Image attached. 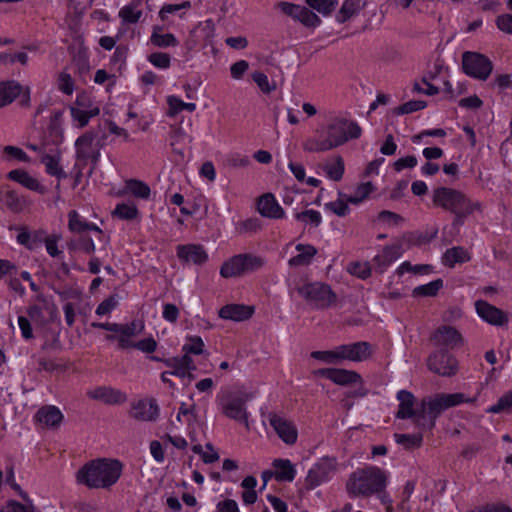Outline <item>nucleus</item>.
Returning <instances> with one entry per match:
<instances>
[{
    "label": "nucleus",
    "mask_w": 512,
    "mask_h": 512,
    "mask_svg": "<svg viewBox=\"0 0 512 512\" xmlns=\"http://www.w3.org/2000/svg\"><path fill=\"white\" fill-rule=\"evenodd\" d=\"M397 400L399 401L396 413L398 419H411L417 429L431 431L436 425V420L445 410L462 403H473L476 398H467L464 393H437L416 401L410 391L400 390L397 393Z\"/></svg>",
    "instance_id": "1"
},
{
    "label": "nucleus",
    "mask_w": 512,
    "mask_h": 512,
    "mask_svg": "<svg viewBox=\"0 0 512 512\" xmlns=\"http://www.w3.org/2000/svg\"><path fill=\"white\" fill-rule=\"evenodd\" d=\"M325 137L313 138L306 141L304 150L308 152H326L337 148L350 139L361 136L362 129L354 122L343 117H334L325 128Z\"/></svg>",
    "instance_id": "2"
},
{
    "label": "nucleus",
    "mask_w": 512,
    "mask_h": 512,
    "mask_svg": "<svg viewBox=\"0 0 512 512\" xmlns=\"http://www.w3.org/2000/svg\"><path fill=\"white\" fill-rule=\"evenodd\" d=\"M122 464L118 460L97 459L82 466L76 474L79 484L91 489L109 488L120 478Z\"/></svg>",
    "instance_id": "3"
},
{
    "label": "nucleus",
    "mask_w": 512,
    "mask_h": 512,
    "mask_svg": "<svg viewBox=\"0 0 512 512\" xmlns=\"http://www.w3.org/2000/svg\"><path fill=\"white\" fill-rule=\"evenodd\" d=\"M432 203L454 215L453 225L461 226L474 211L481 209L478 201H473L460 190L449 187H437L432 192Z\"/></svg>",
    "instance_id": "4"
},
{
    "label": "nucleus",
    "mask_w": 512,
    "mask_h": 512,
    "mask_svg": "<svg viewBox=\"0 0 512 512\" xmlns=\"http://www.w3.org/2000/svg\"><path fill=\"white\" fill-rule=\"evenodd\" d=\"M388 474L377 466L358 468L346 482L347 493L351 497H370L386 489Z\"/></svg>",
    "instance_id": "5"
},
{
    "label": "nucleus",
    "mask_w": 512,
    "mask_h": 512,
    "mask_svg": "<svg viewBox=\"0 0 512 512\" xmlns=\"http://www.w3.org/2000/svg\"><path fill=\"white\" fill-rule=\"evenodd\" d=\"M251 393L231 392L221 397L219 404L222 413L233 420L242 422L249 429L246 403L252 399Z\"/></svg>",
    "instance_id": "6"
},
{
    "label": "nucleus",
    "mask_w": 512,
    "mask_h": 512,
    "mask_svg": "<svg viewBox=\"0 0 512 512\" xmlns=\"http://www.w3.org/2000/svg\"><path fill=\"white\" fill-rule=\"evenodd\" d=\"M298 293L317 308H328L336 302V294L328 285L316 282L298 288Z\"/></svg>",
    "instance_id": "7"
},
{
    "label": "nucleus",
    "mask_w": 512,
    "mask_h": 512,
    "mask_svg": "<svg viewBox=\"0 0 512 512\" xmlns=\"http://www.w3.org/2000/svg\"><path fill=\"white\" fill-rule=\"evenodd\" d=\"M462 66L467 75L479 80H486L493 69L492 62L485 55L476 52H465Z\"/></svg>",
    "instance_id": "8"
},
{
    "label": "nucleus",
    "mask_w": 512,
    "mask_h": 512,
    "mask_svg": "<svg viewBox=\"0 0 512 512\" xmlns=\"http://www.w3.org/2000/svg\"><path fill=\"white\" fill-rule=\"evenodd\" d=\"M337 462L335 458L323 457L319 459L308 471L305 479V487L314 489L328 481L336 471Z\"/></svg>",
    "instance_id": "9"
},
{
    "label": "nucleus",
    "mask_w": 512,
    "mask_h": 512,
    "mask_svg": "<svg viewBox=\"0 0 512 512\" xmlns=\"http://www.w3.org/2000/svg\"><path fill=\"white\" fill-rule=\"evenodd\" d=\"M427 366L430 371L443 377H451L458 372V361L444 349L432 353L427 359Z\"/></svg>",
    "instance_id": "10"
},
{
    "label": "nucleus",
    "mask_w": 512,
    "mask_h": 512,
    "mask_svg": "<svg viewBox=\"0 0 512 512\" xmlns=\"http://www.w3.org/2000/svg\"><path fill=\"white\" fill-rule=\"evenodd\" d=\"M96 136V133L93 131H88L76 140L75 147L78 160H90L94 164L98 162L103 144L100 140H96Z\"/></svg>",
    "instance_id": "11"
},
{
    "label": "nucleus",
    "mask_w": 512,
    "mask_h": 512,
    "mask_svg": "<svg viewBox=\"0 0 512 512\" xmlns=\"http://www.w3.org/2000/svg\"><path fill=\"white\" fill-rule=\"evenodd\" d=\"M277 7L286 15L299 21L306 27L315 28L321 24V19L305 6L290 2H279Z\"/></svg>",
    "instance_id": "12"
},
{
    "label": "nucleus",
    "mask_w": 512,
    "mask_h": 512,
    "mask_svg": "<svg viewBox=\"0 0 512 512\" xmlns=\"http://www.w3.org/2000/svg\"><path fill=\"white\" fill-rule=\"evenodd\" d=\"M317 376L324 377L340 386L362 383L361 375L353 370L341 368H321L314 371Z\"/></svg>",
    "instance_id": "13"
},
{
    "label": "nucleus",
    "mask_w": 512,
    "mask_h": 512,
    "mask_svg": "<svg viewBox=\"0 0 512 512\" xmlns=\"http://www.w3.org/2000/svg\"><path fill=\"white\" fill-rule=\"evenodd\" d=\"M340 360H349L353 362H362L372 355V347L366 341H359L351 344L338 346Z\"/></svg>",
    "instance_id": "14"
},
{
    "label": "nucleus",
    "mask_w": 512,
    "mask_h": 512,
    "mask_svg": "<svg viewBox=\"0 0 512 512\" xmlns=\"http://www.w3.org/2000/svg\"><path fill=\"white\" fill-rule=\"evenodd\" d=\"M268 421L282 441L289 445L296 442L298 434L292 422L276 413H269Z\"/></svg>",
    "instance_id": "15"
},
{
    "label": "nucleus",
    "mask_w": 512,
    "mask_h": 512,
    "mask_svg": "<svg viewBox=\"0 0 512 512\" xmlns=\"http://www.w3.org/2000/svg\"><path fill=\"white\" fill-rule=\"evenodd\" d=\"M475 309L478 316L491 325L503 326L508 322L505 312L484 300H477Z\"/></svg>",
    "instance_id": "16"
},
{
    "label": "nucleus",
    "mask_w": 512,
    "mask_h": 512,
    "mask_svg": "<svg viewBox=\"0 0 512 512\" xmlns=\"http://www.w3.org/2000/svg\"><path fill=\"white\" fill-rule=\"evenodd\" d=\"M68 228L73 233H84L86 231H94L100 242L104 245L108 243V238L105 237L103 231L94 223L88 222L85 218L80 216L77 211L71 210L68 213Z\"/></svg>",
    "instance_id": "17"
},
{
    "label": "nucleus",
    "mask_w": 512,
    "mask_h": 512,
    "mask_svg": "<svg viewBox=\"0 0 512 512\" xmlns=\"http://www.w3.org/2000/svg\"><path fill=\"white\" fill-rule=\"evenodd\" d=\"M159 406L155 399L139 400L132 404L130 416L138 421H155L159 416Z\"/></svg>",
    "instance_id": "18"
},
{
    "label": "nucleus",
    "mask_w": 512,
    "mask_h": 512,
    "mask_svg": "<svg viewBox=\"0 0 512 512\" xmlns=\"http://www.w3.org/2000/svg\"><path fill=\"white\" fill-rule=\"evenodd\" d=\"M87 395L91 399L101 401L108 405L122 404L127 400V396L124 392L109 386H98L89 390Z\"/></svg>",
    "instance_id": "19"
},
{
    "label": "nucleus",
    "mask_w": 512,
    "mask_h": 512,
    "mask_svg": "<svg viewBox=\"0 0 512 512\" xmlns=\"http://www.w3.org/2000/svg\"><path fill=\"white\" fill-rule=\"evenodd\" d=\"M431 340L435 345L454 348L463 343L461 334L452 326H441L432 335Z\"/></svg>",
    "instance_id": "20"
},
{
    "label": "nucleus",
    "mask_w": 512,
    "mask_h": 512,
    "mask_svg": "<svg viewBox=\"0 0 512 512\" xmlns=\"http://www.w3.org/2000/svg\"><path fill=\"white\" fill-rule=\"evenodd\" d=\"M177 256L184 263L202 265L208 260V254L204 247L198 244H186L177 246Z\"/></svg>",
    "instance_id": "21"
},
{
    "label": "nucleus",
    "mask_w": 512,
    "mask_h": 512,
    "mask_svg": "<svg viewBox=\"0 0 512 512\" xmlns=\"http://www.w3.org/2000/svg\"><path fill=\"white\" fill-rule=\"evenodd\" d=\"M257 210L266 218L282 219L285 217V211L271 193H266L258 199Z\"/></svg>",
    "instance_id": "22"
},
{
    "label": "nucleus",
    "mask_w": 512,
    "mask_h": 512,
    "mask_svg": "<svg viewBox=\"0 0 512 512\" xmlns=\"http://www.w3.org/2000/svg\"><path fill=\"white\" fill-rule=\"evenodd\" d=\"M7 177L8 179L19 183L31 191L37 192L39 194H44L46 192V188L38 181V179L31 176L27 171L23 169L11 170L7 174Z\"/></svg>",
    "instance_id": "23"
},
{
    "label": "nucleus",
    "mask_w": 512,
    "mask_h": 512,
    "mask_svg": "<svg viewBox=\"0 0 512 512\" xmlns=\"http://www.w3.org/2000/svg\"><path fill=\"white\" fill-rule=\"evenodd\" d=\"M253 312L254 308L252 306L229 304L220 309L219 316L223 319L240 322L249 319Z\"/></svg>",
    "instance_id": "24"
},
{
    "label": "nucleus",
    "mask_w": 512,
    "mask_h": 512,
    "mask_svg": "<svg viewBox=\"0 0 512 512\" xmlns=\"http://www.w3.org/2000/svg\"><path fill=\"white\" fill-rule=\"evenodd\" d=\"M35 420L46 427L55 428L62 422L63 414L56 406L46 405L37 411Z\"/></svg>",
    "instance_id": "25"
},
{
    "label": "nucleus",
    "mask_w": 512,
    "mask_h": 512,
    "mask_svg": "<svg viewBox=\"0 0 512 512\" xmlns=\"http://www.w3.org/2000/svg\"><path fill=\"white\" fill-rule=\"evenodd\" d=\"M402 254L400 244L387 245L382 252L373 258V262L380 273H382L392 262Z\"/></svg>",
    "instance_id": "26"
},
{
    "label": "nucleus",
    "mask_w": 512,
    "mask_h": 512,
    "mask_svg": "<svg viewBox=\"0 0 512 512\" xmlns=\"http://www.w3.org/2000/svg\"><path fill=\"white\" fill-rule=\"evenodd\" d=\"M22 92V86L16 81L0 82V108L11 104Z\"/></svg>",
    "instance_id": "27"
},
{
    "label": "nucleus",
    "mask_w": 512,
    "mask_h": 512,
    "mask_svg": "<svg viewBox=\"0 0 512 512\" xmlns=\"http://www.w3.org/2000/svg\"><path fill=\"white\" fill-rule=\"evenodd\" d=\"M274 478L280 482H291L295 478L296 471L288 459H276L273 461Z\"/></svg>",
    "instance_id": "28"
},
{
    "label": "nucleus",
    "mask_w": 512,
    "mask_h": 512,
    "mask_svg": "<svg viewBox=\"0 0 512 512\" xmlns=\"http://www.w3.org/2000/svg\"><path fill=\"white\" fill-rule=\"evenodd\" d=\"M296 250L299 252L296 256L289 259L288 263L292 267L309 265L317 254V249L310 244H298Z\"/></svg>",
    "instance_id": "29"
},
{
    "label": "nucleus",
    "mask_w": 512,
    "mask_h": 512,
    "mask_svg": "<svg viewBox=\"0 0 512 512\" xmlns=\"http://www.w3.org/2000/svg\"><path fill=\"white\" fill-rule=\"evenodd\" d=\"M119 194H131L136 198L147 200L150 197L151 190L145 182L136 179H130L125 182V186L119 192Z\"/></svg>",
    "instance_id": "30"
},
{
    "label": "nucleus",
    "mask_w": 512,
    "mask_h": 512,
    "mask_svg": "<svg viewBox=\"0 0 512 512\" xmlns=\"http://www.w3.org/2000/svg\"><path fill=\"white\" fill-rule=\"evenodd\" d=\"M244 274L242 254L235 255L224 262L220 269V275L224 278L237 277Z\"/></svg>",
    "instance_id": "31"
},
{
    "label": "nucleus",
    "mask_w": 512,
    "mask_h": 512,
    "mask_svg": "<svg viewBox=\"0 0 512 512\" xmlns=\"http://www.w3.org/2000/svg\"><path fill=\"white\" fill-rule=\"evenodd\" d=\"M471 256L469 252L461 246L452 247L447 249L443 256L444 265L453 268L457 263H465L470 261Z\"/></svg>",
    "instance_id": "32"
},
{
    "label": "nucleus",
    "mask_w": 512,
    "mask_h": 512,
    "mask_svg": "<svg viewBox=\"0 0 512 512\" xmlns=\"http://www.w3.org/2000/svg\"><path fill=\"white\" fill-rule=\"evenodd\" d=\"M363 8L364 3L361 0H345L336 15V20L339 23H345Z\"/></svg>",
    "instance_id": "33"
},
{
    "label": "nucleus",
    "mask_w": 512,
    "mask_h": 512,
    "mask_svg": "<svg viewBox=\"0 0 512 512\" xmlns=\"http://www.w3.org/2000/svg\"><path fill=\"white\" fill-rule=\"evenodd\" d=\"M59 161L60 157L58 155L44 154L41 157V163L45 165L46 172L51 176L61 179L65 178L66 174L61 168Z\"/></svg>",
    "instance_id": "34"
},
{
    "label": "nucleus",
    "mask_w": 512,
    "mask_h": 512,
    "mask_svg": "<svg viewBox=\"0 0 512 512\" xmlns=\"http://www.w3.org/2000/svg\"><path fill=\"white\" fill-rule=\"evenodd\" d=\"M423 431L420 430L416 434L395 433L394 438L397 444L403 446L407 450L419 448L423 443Z\"/></svg>",
    "instance_id": "35"
},
{
    "label": "nucleus",
    "mask_w": 512,
    "mask_h": 512,
    "mask_svg": "<svg viewBox=\"0 0 512 512\" xmlns=\"http://www.w3.org/2000/svg\"><path fill=\"white\" fill-rule=\"evenodd\" d=\"M3 201L6 207L14 213L22 212L27 205L26 200L13 190H8L4 193Z\"/></svg>",
    "instance_id": "36"
},
{
    "label": "nucleus",
    "mask_w": 512,
    "mask_h": 512,
    "mask_svg": "<svg viewBox=\"0 0 512 512\" xmlns=\"http://www.w3.org/2000/svg\"><path fill=\"white\" fill-rule=\"evenodd\" d=\"M323 169L331 180L340 181L345 170L344 160L341 156H335L334 161L326 163Z\"/></svg>",
    "instance_id": "37"
},
{
    "label": "nucleus",
    "mask_w": 512,
    "mask_h": 512,
    "mask_svg": "<svg viewBox=\"0 0 512 512\" xmlns=\"http://www.w3.org/2000/svg\"><path fill=\"white\" fill-rule=\"evenodd\" d=\"M71 116L74 119V121H77L80 128L85 127L89 120L95 116H97L100 113L99 107L90 108V109H78V108H71L70 109Z\"/></svg>",
    "instance_id": "38"
},
{
    "label": "nucleus",
    "mask_w": 512,
    "mask_h": 512,
    "mask_svg": "<svg viewBox=\"0 0 512 512\" xmlns=\"http://www.w3.org/2000/svg\"><path fill=\"white\" fill-rule=\"evenodd\" d=\"M295 219L303 223L305 226L309 225L314 228L319 227L322 223L321 213L313 209L297 212L295 214Z\"/></svg>",
    "instance_id": "39"
},
{
    "label": "nucleus",
    "mask_w": 512,
    "mask_h": 512,
    "mask_svg": "<svg viewBox=\"0 0 512 512\" xmlns=\"http://www.w3.org/2000/svg\"><path fill=\"white\" fill-rule=\"evenodd\" d=\"M443 287V280L436 279L427 284L417 286L413 289V296L433 297Z\"/></svg>",
    "instance_id": "40"
},
{
    "label": "nucleus",
    "mask_w": 512,
    "mask_h": 512,
    "mask_svg": "<svg viewBox=\"0 0 512 512\" xmlns=\"http://www.w3.org/2000/svg\"><path fill=\"white\" fill-rule=\"evenodd\" d=\"M160 30L159 27H154L153 33L150 37V42L157 47L165 48L170 46H177L178 40L177 38L171 34H160L158 31Z\"/></svg>",
    "instance_id": "41"
},
{
    "label": "nucleus",
    "mask_w": 512,
    "mask_h": 512,
    "mask_svg": "<svg viewBox=\"0 0 512 512\" xmlns=\"http://www.w3.org/2000/svg\"><path fill=\"white\" fill-rule=\"evenodd\" d=\"M167 104L169 106V116H175L183 110L193 112L196 109L195 103H186L182 101L180 98L173 95L167 97Z\"/></svg>",
    "instance_id": "42"
},
{
    "label": "nucleus",
    "mask_w": 512,
    "mask_h": 512,
    "mask_svg": "<svg viewBox=\"0 0 512 512\" xmlns=\"http://www.w3.org/2000/svg\"><path fill=\"white\" fill-rule=\"evenodd\" d=\"M512 411V390L504 393L497 401L496 404L486 409L487 413L498 414L502 412Z\"/></svg>",
    "instance_id": "43"
},
{
    "label": "nucleus",
    "mask_w": 512,
    "mask_h": 512,
    "mask_svg": "<svg viewBox=\"0 0 512 512\" xmlns=\"http://www.w3.org/2000/svg\"><path fill=\"white\" fill-rule=\"evenodd\" d=\"M113 215L121 220H133L138 216V209L133 203L117 204Z\"/></svg>",
    "instance_id": "44"
},
{
    "label": "nucleus",
    "mask_w": 512,
    "mask_h": 512,
    "mask_svg": "<svg viewBox=\"0 0 512 512\" xmlns=\"http://www.w3.org/2000/svg\"><path fill=\"white\" fill-rule=\"evenodd\" d=\"M307 5L324 16L330 15L337 7V0H306Z\"/></svg>",
    "instance_id": "45"
},
{
    "label": "nucleus",
    "mask_w": 512,
    "mask_h": 512,
    "mask_svg": "<svg viewBox=\"0 0 512 512\" xmlns=\"http://www.w3.org/2000/svg\"><path fill=\"white\" fill-rule=\"evenodd\" d=\"M137 4L131 2L129 5L124 6L119 11V17L124 23L134 24L137 23L142 15V11L137 9Z\"/></svg>",
    "instance_id": "46"
},
{
    "label": "nucleus",
    "mask_w": 512,
    "mask_h": 512,
    "mask_svg": "<svg viewBox=\"0 0 512 512\" xmlns=\"http://www.w3.org/2000/svg\"><path fill=\"white\" fill-rule=\"evenodd\" d=\"M245 274L255 272L265 265V259L250 253L242 254Z\"/></svg>",
    "instance_id": "47"
},
{
    "label": "nucleus",
    "mask_w": 512,
    "mask_h": 512,
    "mask_svg": "<svg viewBox=\"0 0 512 512\" xmlns=\"http://www.w3.org/2000/svg\"><path fill=\"white\" fill-rule=\"evenodd\" d=\"M339 196L340 198L338 200L326 203L325 207L335 213L337 216L343 217L346 216L350 211L348 206L349 202L346 199V194L340 193Z\"/></svg>",
    "instance_id": "48"
},
{
    "label": "nucleus",
    "mask_w": 512,
    "mask_h": 512,
    "mask_svg": "<svg viewBox=\"0 0 512 512\" xmlns=\"http://www.w3.org/2000/svg\"><path fill=\"white\" fill-rule=\"evenodd\" d=\"M374 187L371 182L360 184L354 195H347L346 199L351 204H359L366 199L373 191Z\"/></svg>",
    "instance_id": "49"
},
{
    "label": "nucleus",
    "mask_w": 512,
    "mask_h": 512,
    "mask_svg": "<svg viewBox=\"0 0 512 512\" xmlns=\"http://www.w3.org/2000/svg\"><path fill=\"white\" fill-rule=\"evenodd\" d=\"M311 357L328 364H335L341 361L338 346L333 350L313 351L311 353Z\"/></svg>",
    "instance_id": "50"
},
{
    "label": "nucleus",
    "mask_w": 512,
    "mask_h": 512,
    "mask_svg": "<svg viewBox=\"0 0 512 512\" xmlns=\"http://www.w3.org/2000/svg\"><path fill=\"white\" fill-rule=\"evenodd\" d=\"M432 270V267L427 264L412 265L410 262H403L397 269V274L402 276L406 272H413L415 274H427Z\"/></svg>",
    "instance_id": "51"
},
{
    "label": "nucleus",
    "mask_w": 512,
    "mask_h": 512,
    "mask_svg": "<svg viewBox=\"0 0 512 512\" xmlns=\"http://www.w3.org/2000/svg\"><path fill=\"white\" fill-rule=\"evenodd\" d=\"M426 107V102L422 100H411L408 101L397 108H395L394 113L397 115H404L413 113L419 110H422Z\"/></svg>",
    "instance_id": "52"
},
{
    "label": "nucleus",
    "mask_w": 512,
    "mask_h": 512,
    "mask_svg": "<svg viewBox=\"0 0 512 512\" xmlns=\"http://www.w3.org/2000/svg\"><path fill=\"white\" fill-rule=\"evenodd\" d=\"M163 363L166 367L172 369L169 371L170 375L177 376L179 378H186V376H191V372L180 365L176 358H167V360H163Z\"/></svg>",
    "instance_id": "53"
},
{
    "label": "nucleus",
    "mask_w": 512,
    "mask_h": 512,
    "mask_svg": "<svg viewBox=\"0 0 512 512\" xmlns=\"http://www.w3.org/2000/svg\"><path fill=\"white\" fill-rule=\"evenodd\" d=\"M57 85L58 89L66 95H71L74 91V81L71 75L66 71H62L58 75Z\"/></svg>",
    "instance_id": "54"
},
{
    "label": "nucleus",
    "mask_w": 512,
    "mask_h": 512,
    "mask_svg": "<svg viewBox=\"0 0 512 512\" xmlns=\"http://www.w3.org/2000/svg\"><path fill=\"white\" fill-rule=\"evenodd\" d=\"M252 79L265 94H269L276 89V85L274 83L270 84L267 75L262 72H254L252 74Z\"/></svg>",
    "instance_id": "55"
},
{
    "label": "nucleus",
    "mask_w": 512,
    "mask_h": 512,
    "mask_svg": "<svg viewBox=\"0 0 512 512\" xmlns=\"http://www.w3.org/2000/svg\"><path fill=\"white\" fill-rule=\"evenodd\" d=\"M348 271L360 279H366L371 275V267L368 262H353L349 265Z\"/></svg>",
    "instance_id": "56"
},
{
    "label": "nucleus",
    "mask_w": 512,
    "mask_h": 512,
    "mask_svg": "<svg viewBox=\"0 0 512 512\" xmlns=\"http://www.w3.org/2000/svg\"><path fill=\"white\" fill-rule=\"evenodd\" d=\"M149 62L157 68L167 69L170 67V56L167 53L155 52L148 56Z\"/></svg>",
    "instance_id": "57"
},
{
    "label": "nucleus",
    "mask_w": 512,
    "mask_h": 512,
    "mask_svg": "<svg viewBox=\"0 0 512 512\" xmlns=\"http://www.w3.org/2000/svg\"><path fill=\"white\" fill-rule=\"evenodd\" d=\"M28 504L24 505L17 501L11 500L9 501L0 512H36L35 506L32 502H27Z\"/></svg>",
    "instance_id": "58"
},
{
    "label": "nucleus",
    "mask_w": 512,
    "mask_h": 512,
    "mask_svg": "<svg viewBox=\"0 0 512 512\" xmlns=\"http://www.w3.org/2000/svg\"><path fill=\"white\" fill-rule=\"evenodd\" d=\"M118 305V299L116 295H111L103 300L96 308V314L103 316L109 314Z\"/></svg>",
    "instance_id": "59"
},
{
    "label": "nucleus",
    "mask_w": 512,
    "mask_h": 512,
    "mask_svg": "<svg viewBox=\"0 0 512 512\" xmlns=\"http://www.w3.org/2000/svg\"><path fill=\"white\" fill-rule=\"evenodd\" d=\"M204 342L200 337L190 338V343L185 344L182 351L186 354L200 355L203 352Z\"/></svg>",
    "instance_id": "60"
},
{
    "label": "nucleus",
    "mask_w": 512,
    "mask_h": 512,
    "mask_svg": "<svg viewBox=\"0 0 512 512\" xmlns=\"http://www.w3.org/2000/svg\"><path fill=\"white\" fill-rule=\"evenodd\" d=\"M260 221L257 218H249L238 224L239 233H253L260 230Z\"/></svg>",
    "instance_id": "61"
},
{
    "label": "nucleus",
    "mask_w": 512,
    "mask_h": 512,
    "mask_svg": "<svg viewBox=\"0 0 512 512\" xmlns=\"http://www.w3.org/2000/svg\"><path fill=\"white\" fill-rule=\"evenodd\" d=\"M417 158L413 155H408L402 158H399L393 163V168L395 171L400 172L405 168H414L417 165Z\"/></svg>",
    "instance_id": "62"
},
{
    "label": "nucleus",
    "mask_w": 512,
    "mask_h": 512,
    "mask_svg": "<svg viewBox=\"0 0 512 512\" xmlns=\"http://www.w3.org/2000/svg\"><path fill=\"white\" fill-rule=\"evenodd\" d=\"M496 25L504 33L512 34V14H502L496 19Z\"/></svg>",
    "instance_id": "63"
},
{
    "label": "nucleus",
    "mask_w": 512,
    "mask_h": 512,
    "mask_svg": "<svg viewBox=\"0 0 512 512\" xmlns=\"http://www.w3.org/2000/svg\"><path fill=\"white\" fill-rule=\"evenodd\" d=\"M214 512H239L238 504L233 499L219 501Z\"/></svg>",
    "instance_id": "64"
}]
</instances>
